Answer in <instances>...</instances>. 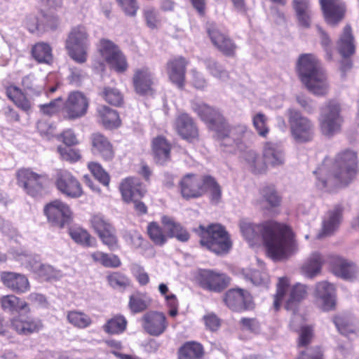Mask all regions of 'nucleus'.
<instances>
[{
	"label": "nucleus",
	"mask_w": 359,
	"mask_h": 359,
	"mask_svg": "<svg viewBox=\"0 0 359 359\" xmlns=\"http://www.w3.org/2000/svg\"><path fill=\"white\" fill-rule=\"evenodd\" d=\"M239 226L246 240L256 241L261 238L269 255L274 260L287 259L297 249L294 233L285 224L269 220L255 224L242 220Z\"/></svg>",
	"instance_id": "f257e3e1"
},
{
	"label": "nucleus",
	"mask_w": 359,
	"mask_h": 359,
	"mask_svg": "<svg viewBox=\"0 0 359 359\" xmlns=\"http://www.w3.org/2000/svg\"><path fill=\"white\" fill-rule=\"evenodd\" d=\"M358 163L356 152L350 149L338 153L333 161L325 158L314 171L316 185L322 189L347 186L358 173Z\"/></svg>",
	"instance_id": "f03ea898"
},
{
	"label": "nucleus",
	"mask_w": 359,
	"mask_h": 359,
	"mask_svg": "<svg viewBox=\"0 0 359 359\" xmlns=\"http://www.w3.org/2000/svg\"><path fill=\"white\" fill-rule=\"evenodd\" d=\"M296 71L302 83L313 95L325 96L327 94V75L314 54H301L296 62Z\"/></svg>",
	"instance_id": "7ed1b4c3"
},
{
	"label": "nucleus",
	"mask_w": 359,
	"mask_h": 359,
	"mask_svg": "<svg viewBox=\"0 0 359 359\" xmlns=\"http://www.w3.org/2000/svg\"><path fill=\"white\" fill-rule=\"evenodd\" d=\"M287 294V297L284 307L287 311L296 313L299 304L307 297V287L299 283L290 285L288 278H279L276 284V293L273 295V308L276 312L280 310L283 299Z\"/></svg>",
	"instance_id": "20e7f679"
},
{
	"label": "nucleus",
	"mask_w": 359,
	"mask_h": 359,
	"mask_svg": "<svg viewBox=\"0 0 359 359\" xmlns=\"http://www.w3.org/2000/svg\"><path fill=\"white\" fill-rule=\"evenodd\" d=\"M15 176L17 185L31 198H41L49 192L51 180L46 172L22 167L16 170Z\"/></svg>",
	"instance_id": "39448f33"
},
{
	"label": "nucleus",
	"mask_w": 359,
	"mask_h": 359,
	"mask_svg": "<svg viewBox=\"0 0 359 359\" xmlns=\"http://www.w3.org/2000/svg\"><path fill=\"white\" fill-rule=\"evenodd\" d=\"M194 111L210 130L215 133L217 139L224 147L235 143V140L231 138L232 128L218 109L206 104H200L194 108Z\"/></svg>",
	"instance_id": "423d86ee"
},
{
	"label": "nucleus",
	"mask_w": 359,
	"mask_h": 359,
	"mask_svg": "<svg viewBox=\"0 0 359 359\" xmlns=\"http://www.w3.org/2000/svg\"><path fill=\"white\" fill-rule=\"evenodd\" d=\"M196 231L200 238L201 246L216 255L226 254L232 247L229 233L220 224L213 223L207 226L199 225Z\"/></svg>",
	"instance_id": "0eeeda50"
},
{
	"label": "nucleus",
	"mask_w": 359,
	"mask_h": 359,
	"mask_svg": "<svg viewBox=\"0 0 359 359\" xmlns=\"http://www.w3.org/2000/svg\"><path fill=\"white\" fill-rule=\"evenodd\" d=\"M341 111L340 104L334 100H329L320 108L318 124L323 135L330 137L341 131L344 122Z\"/></svg>",
	"instance_id": "6e6552de"
},
{
	"label": "nucleus",
	"mask_w": 359,
	"mask_h": 359,
	"mask_svg": "<svg viewBox=\"0 0 359 359\" xmlns=\"http://www.w3.org/2000/svg\"><path fill=\"white\" fill-rule=\"evenodd\" d=\"M89 46V34L83 25L74 27L65 41V48L69 56L75 62L82 64L86 62Z\"/></svg>",
	"instance_id": "1a4fd4ad"
},
{
	"label": "nucleus",
	"mask_w": 359,
	"mask_h": 359,
	"mask_svg": "<svg viewBox=\"0 0 359 359\" xmlns=\"http://www.w3.org/2000/svg\"><path fill=\"white\" fill-rule=\"evenodd\" d=\"M97 51L109 68L123 74L128 69L126 56L119 46L110 39L102 38L97 44Z\"/></svg>",
	"instance_id": "9d476101"
},
{
	"label": "nucleus",
	"mask_w": 359,
	"mask_h": 359,
	"mask_svg": "<svg viewBox=\"0 0 359 359\" xmlns=\"http://www.w3.org/2000/svg\"><path fill=\"white\" fill-rule=\"evenodd\" d=\"M287 114L290 133L294 140L297 143L311 142L315 135L313 121L296 109H290Z\"/></svg>",
	"instance_id": "9b49d317"
},
{
	"label": "nucleus",
	"mask_w": 359,
	"mask_h": 359,
	"mask_svg": "<svg viewBox=\"0 0 359 359\" xmlns=\"http://www.w3.org/2000/svg\"><path fill=\"white\" fill-rule=\"evenodd\" d=\"M90 227L97 234L102 243L109 250L119 248L118 238L116 228L109 219L102 213H93L89 219Z\"/></svg>",
	"instance_id": "f8f14e48"
},
{
	"label": "nucleus",
	"mask_w": 359,
	"mask_h": 359,
	"mask_svg": "<svg viewBox=\"0 0 359 359\" xmlns=\"http://www.w3.org/2000/svg\"><path fill=\"white\" fill-rule=\"evenodd\" d=\"M90 99L79 90L70 92L62 107L64 120L76 121L84 117L88 111Z\"/></svg>",
	"instance_id": "ddd939ff"
},
{
	"label": "nucleus",
	"mask_w": 359,
	"mask_h": 359,
	"mask_svg": "<svg viewBox=\"0 0 359 359\" xmlns=\"http://www.w3.org/2000/svg\"><path fill=\"white\" fill-rule=\"evenodd\" d=\"M206 33L213 46L226 57H233L236 55L237 45L226 33L219 29L214 22L205 24Z\"/></svg>",
	"instance_id": "4468645a"
},
{
	"label": "nucleus",
	"mask_w": 359,
	"mask_h": 359,
	"mask_svg": "<svg viewBox=\"0 0 359 359\" xmlns=\"http://www.w3.org/2000/svg\"><path fill=\"white\" fill-rule=\"evenodd\" d=\"M209 175L188 173L179 182L180 194L186 200L196 199L205 195V184Z\"/></svg>",
	"instance_id": "2eb2a0df"
},
{
	"label": "nucleus",
	"mask_w": 359,
	"mask_h": 359,
	"mask_svg": "<svg viewBox=\"0 0 359 359\" xmlns=\"http://www.w3.org/2000/svg\"><path fill=\"white\" fill-rule=\"evenodd\" d=\"M43 213L52 226L60 229L69 224L73 219V212L69 205L59 199L46 204Z\"/></svg>",
	"instance_id": "dca6fc26"
},
{
	"label": "nucleus",
	"mask_w": 359,
	"mask_h": 359,
	"mask_svg": "<svg viewBox=\"0 0 359 359\" xmlns=\"http://www.w3.org/2000/svg\"><path fill=\"white\" fill-rule=\"evenodd\" d=\"M222 299L224 304L234 312L252 311L255 306L251 294L240 287L231 288L226 291Z\"/></svg>",
	"instance_id": "f3484780"
},
{
	"label": "nucleus",
	"mask_w": 359,
	"mask_h": 359,
	"mask_svg": "<svg viewBox=\"0 0 359 359\" xmlns=\"http://www.w3.org/2000/svg\"><path fill=\"white\" fill-rule=\"evenodd\" d=\"M173 128L177 135L189 143H194L200 140L198 124L189 114L180 112L175 116Z\"/></svg>",
	"instance_id": "a211bd4d"
},
{
	"label": "nucleus",
	"mask_w": 359,
	"mask_h": 359,
	"mask_svg": "<svg viewBox=\"0 0 359 359\" xmlns=\"http://www.w3.org/2000/svg\"><path fill=\"white\" fill-rule=\"evenodd\" d=\"M231 278L226 273L217 272L211 269L201 270L197 276V282L203 289L221 292L230 284Z\"/></svg>",
	"instance_id": "6ab92c4d"
},
{
	"label": "nucleus",
	"mask_w": 359,
	"mask_h": 359,
	"mask_svg": "<svg viewBox=\"0 0 359 359\" xmlns=\"http://www.w3.org/2000/svg\"><path fill=\"white\" fill-rule=\"evenodd\" d=\"M91 154L100 158L104 162H111L116 155V151L110 139L100 132L91 134L89 138Z\"/></svg>",
	"instance_id": "aec40b11"
},
{
	"label": "nucleus",
	"mask_w": 359,
	"mask_h": 359,
	"mask_svg": "<svg viewBox=\"0 0 359 359\" xmlns=\"http://www.w3.org/2000/svg\"><path fill=\"white\" fill-rule=\"evenodd\" d=\"M134 91L141 96H151L156 93V79L148 67L137 68L132 77Z\"/></svg>",
	"instance_id": "412c9836"
},
{
	"label": "nucleus",
	"mask_w": 359,
	"mask_h": 359,
	"mask_svg": "<svg viewBox=\"0 0 359 359\" xmlns=\"http://www.w3.org/2000/svg\"><path fill=\"white\" fill-rule=\"evenodd\" d=\"M55 187L67 197L78 198L83 196V187L79 180L69 170H60L56 175Z\"/></svg>",
	"instance_id": "4be33fe9"
},
{
	"label": "nucleus",
	"mask_w": 359,
	"mask_h": 359,
	"mask_svg": "<svg viewBox=\"0 0 359 359\" xmlns=\"http://www.w3.org/2000/svg\"><path fill=\"white\" fill-rule=\"evenodd\" d=\"M188 65V60L182 55L171 57L165 65V71L169 81L180 90H183L186 85Z\"/></svg>",
	"instance_id": "5701e85b"
},
{
	"label": "nucleus",
	"mask_w": 359,
	"mask_h": 359,
	"mask_svg": "<svg viewBox=\"0 0 359 359\" xmlns=\"http://www.w3.org/2000/svg\"><path fill=\"white\" fill-rule=\"evenodd\" d=\"M150 149L156 165L165 166L172 161V144L163 135H158L151 140Z\"/></svg>",
	"instance_id": "b1692460"
},
{
	"label": "nucleus",
	"mask_w": 359,
	"mask_h": 359,
	"mask_svg": "<svg viewBox=\"0 0 359 359\" xmlns=\"http://www.w3.org/2000/svg\"><path fill=\"white\" fill-rule=\"evenodd\" d=\"M143 330L150 336L159 337L168 327V322L164 313L158 311L146 312L140 320Z\"/></svg>",
	"instance_id": "393cba45"
},
{
	"label": "nucleus",
	"mask_w": 359,
	"mask_h": 359,
	"mask_svg": "<svg viewBox=\"0 0 359 359\" xmlns=\"http://www.w3.org/2000/svg\"><path fill=\"white\" fill-rule=\"evenodd\" d=\"M319 5L325 22L337 26L346 16V5L342 0H319Z\"/></svg>",
	"instance_id": "a878e982"
},
{
	"label": "nucleus",
	"mask_w": 359,
	"mask_h": 359,
	"mask_svg": "<svg viewBox=\"0 0 359 359\" xmlns=\"http://www.w3.org/2000/svg\"><path fill=\"white\" fill-rule=\"evenodd\" d=\"M118 191L123 202L130 203L135 198H142L147 189L141 180L135 176L123 178L119 185Z\"/></svg>",
	"instance_id": "bb28decb"
},
{
	"label": "nucleus",
	"mask_w": 359,
	"mask_h": 359,
	"mask_svg": "<svg viewBox=\"0 0 359 359\" xmlns=\"http://www.w3.org/2000/svg\"><path fill=\"white\" fill-rule=\"evenodd\" d=\"M10 327L18 335L30 336L39 333L44 326L39 318L18 315L10 319Z\"/></svg>",
	"instance_id": "cd10ccee"
},
{
	"label": "nucleus",
	"mask_w": 359,
	"mask_h": 359,
	"mask_svg": "<svg viewBox=\"0 0 359 359\" xmlns=\"http://www.w3.org/2000/svg\"><path fill=\"white\" fill-rule=\"evenodd\" d=\"M6 97L20 111L29 114L33 109V102L22 88L11 82L4 85Z\"/></svg>",
	"instance_id": "c85d7f7f"
},
{
	"label": "nucleus",
	"mask_w": 359,
	"mask_h": 359,
	"mask_svg": "<svg viewBox=\"0 0 359 359\" xmlns=\"http://www.w3.org/2000/svg\"><path fill=\"white\" fill-rule=\"evenodd\" d=\"M0 280L5 287L16 294L26 293L31 287L27 276L20 273L1 271Z\"/></svg>",
	"instance_id": "c756f323"
},
{
	"label": "nucleus",
	"mask_w": 359,
	"mask_h": 359,
	"mask_svg": "<svg viewBox=\"0 0 359 359\" xmlns=\"http://www.w3.org/2000/svg\"><path fill=\"white\" fill-rule=\"evenodd\" d=\"M296 332L297 334L296 339L297 347L298 348H303L299 352L297 355L304 351H306V353L310 355L313 353L314 348H318L322 353V359H325L324 351L321 346H309L315 338V330L313 325H302L296 330Z\"/></svg>",
	"instance_id": "7c9ffc66"
},
{
	"label": "nucleus",
	"mask_w": 359,
	"mask_h": 359,
	"mask_svg": "<svg viewBox=\"0 0 359 359\" xmlns=\"http://www.w3.org/2000/svg\"><path fill=\"white\" fill-rule=\"evenodd\" d=\"M315 294L322 301V307L324 311L335 309L336 288L333 284L326 280L318 282L316 285Z\"/></svg>",
	"instance_id": "2f4dec72"
},
{
	"label": "nucleus",
	"mask_w": 359,
	"mask_h": 359,
	"mask_svg": "<svg viewBox=\"0 0 359 359\" xmlns=\"http://www.w3.org/2000/svg\"><path fill=\"white\" fill-rule=\"evenodd\" d=\"M95 116L97 123L106 129H115L121 125L118 112L105 104H100L97 107Z\"/></svg>",
	"instance_id": "473e14b6"
},
{
	"label": "nucleus",
	"mask_w": 359,
	"mask_h": 359,
	"mask_svg": "<svg viewBox=\"0 0 359 359\" xmlns=\"http://www.w3.org/2000/svg\"><path fill=\"white\" fill-rule=\"evenodd\" d=\"M292 6L298 25L309 28L313 22V12L310 0H292Z\"/></svg>",
	"instance_id": "72a5a7b5"
},
{
	"label": "nucleus",
	"mask_w": 359,
	"mask_h": 359,
	"mask_svg": "<svg viewBox=\"0 0 359 359\" xmlns=\"http://www.w3.org/2000/svg\"><path fill=\"white\" fill-rule=\"evenodd\" d=\"M161 222L166 231L168 237L175 238L180 242H187L189 240L190 233L187 229L172 217L163 215Z\"/></svg>",
	"instance_id": "f704fd0d"
},
{
	"label": "nucleus",
	"mask_w": 359,
	"mask_h": 359,
	"mask_svg": "<svg viewBox=\"0 0 359 359\" xmlns=\"http://www.w3.org/2000/svg\"><path fill=\"white\" fill-rule=\"evenodd\" d=\"M261 198L259 202L266 210H272L279 208L282 203V196L275 186L269 184L259 190Z\"/></svg>",
	"instance_id": "c9c22d12"
},
{
	"label": "nucleus",
	"mask_w": 359,
	"mask_h": 359,
	"mask_svg": "<svg viewBox=\"0 0 359 359\" xmlns=\"http://www.w3.org/2000/svg\"><path fill=\"white\" fill-rule=\"evenodd\" d=\"M263 158L266 160L268 165L278 167L284 164L285 155L282 148L276 143L266 142L262 149Z\"/></svg>",
	"instance_id": "e433bc0d"
},
{
	"label": "nucleus",
	"mask_w": 359,
	"mask_h": 359,
	"mask_svg": "<svg viewBox=\"0 0 359 359\" xmlns=\"http://www.w3.org/2000/svg\"><path fill=\"white\" fill-rule=\"evenodd\" d=\"M337 49L344 58L349 57L355 51L354 36L350 25H346L337 41Z\"/></svg>",
	"instance_id": "4c0bfd02"
},
{
	"label": "nucleus",
	"mask_w": 359,
	"mask_h": 359,
	"mask_svg": "<svg viewBox=\"0 0 359 359\" xmlns=\"http://www.w3.org/2000/svg\"><path fill=\"white\" fill-rule=\"evenodd\" d=\"M0 306L4 311L11 313H20L22 311H30L29 303L13 294L1 297Z\"/></svg>",
	"instance_id": "58836bf2"
},
{
	"label": "nucleus",
	"mask_w": 359,
	"mask_h": 359,
	"mask_svg": "<svg viewBox=\"0 0 359 359\" xmlns=\"http://www.w3.org/2000/svg\"><path fill=\"white\" fill-rule=\"evenodd\" d=\"M30 54L39 64L50 65L53 62V48L47 42L39 41L33 44Z\"/></svg>",
	"instance_id": "ea45409f"
},
{
	"label": "nucleus",
	"mask_w": 359,
	"mask_h": 359,
	"mask_svg": "<svg viewBox=\"0 0 359 359\" xmlns=\"http://www.w3.org/2000/svg\"><path fill=\"white\" fill-rule=\"evenodd\" d=\"M205 349L196 341L184 342L178 349L177 359H204Z\"/></svg>",
	"instance_id": "a19ab883"
},
{
	"label": "nucleus",
	"mask_w": 359,
	"mask_h": 359,
	"mask_svg": "<svg viewBox=\"0 0 359 359\" xmlns=\"http://www.w3.org/2000/svg\"><path fill=\"white\" fill-rule=\"evenodd\" d=\"M324 264V259L318 252H313L301 267V272L306 277L313 278L318 275Z\"/></svg>",
	"instance_id": "79ce46f5"
},
{
	"label": "nucleus",
	"mask_w": 359,
	"mask_h": 359,
	"mask_svg": "<svg viewBox=\"0 0 359 359\" xmlns=\"http://www.w3.org/2000/svg\"><path fill=\"white\" fill-rule=\"evenodd\" d=\"M344 208L341 205H336L332 210L327 212V218L324 220L323 233L325 236L332 234L339 226L341 219Z\"/></svg>",
	"instance_id": "37998d69"
},
{
	"label": "nucleus",
	"mask_w": 359,
	"mask_h": 359,
	"mask_svg": "<svg viewBox=\"0 0 359 359\" xmlns=\"http://www.w3.org/2000/svg\"><path fill=\"white\" fill-rule=\"evenodd\" d=\"M128 320L121 314H116L108 319L102 325L104 332L109 335H118L123 333L127 328Z\"/></svg>",
	"instance_id": "c03bdc74"
},
{
	"label": "nucleus",
	"mask_w": 359,
	"mask_h": 359,
	"mask_svg": "<svg viewBox=\"0 0 359 359\" xmlns=\"http://www.w3.org/2000/svg\"><path fill=\"white\" fill-rule=\"evenodd\" d=\"M245 160L250 170L255 175H262L266 172L268 164L263 158V155L260 156L256 151L250 150L245 154Z\"/></svg>",
	"instance_id": "a18cd8bd"
},
{
	"label": "nucleus",
	"mask_w": 359,
	"mask_h": 359,
	"mask_svg": "<svg viewBox=\"0 0 359 359\" xmlns=\"http://www.w3.org/2000/svg\"><path fill=\"white\" fill-rule=\"evenodd\" d=\"M333 272L344 279L351 278L355 273V266L339 257H333L331 261Z\"/></svg>",
	"instance_id": "49530a36"
},
{
	"label": "nucleus",
	"mask_w": 359,
	"mask_h": 359,
	"mask_svg": "<svg viewBox=\"0 0 359 359\" xmlns=\"http://www.w3.org/2000/svg\"><path fill=\"white\" fill-rule=\"evenodd\" d=\"M151 304V299L146 293L137 292L129 297L128 308L133 313L146 311Z\"/></svg>",
	"instance_id": "de8ad7c7"
},
{
	"label": "nucleus",
	"mask_w": 359,
	"mask_h": 359,
	"mask_svg": "<svg viewBox=\"0 0 359 359\" xmlns=\"http://www.w3.org/2000/svg\"><path fill=\"white\" fill-rule=\"evenodd\" d=\"M46 3L48 9L46 13H43V17L46 19V23L48 26L52 28H55L57 26L58 23V15L57 12L62 8L63 1L62 0H41Z\"/></svg>",
	"instance_id": "09e8293b"
},
{
	"label": "nucleus",
	"mask_w": 359,
	"mask_h": 359,
	"mask_svg": "<svg viewBox=\"0 0 359 359\" xmlns=\"http://www.w3.org/2000/svg\"><path fill=\"white\" fill-rule=\"evenodd\" d=\"M333 323L339 332L343 335L349 336L352 334H357L359 332L357 325L346 315L335 316Z\"/></svg>",
	"instance_id": "8fccbe9b"
},
{
	"label": "nucleus",
	"mask_w": 359,
	"mask_h": 359,
	"mask_svg": "<svg viewBox=\"0 0 359 359\" xmlns=\"http://www.w3.org/2000/svg\"><path fill=\"white\" fill-rule=\"evenodd\" d=\"M67 320L69 323L78 329H86L93 323V320L89 315L76 310L67 311Z\"/></svg>",
	"instance_id": "3c124183"
},
{
	"label": "nucleus",
	"mask_w": 359,
	"mask_h": 359,
	"mask_svg": "<svg viewBox=\"0 0 359 359\" xmlns=\"http://www.w3.org/2000/svg\"><path fill=\"white\" fill-rule=\"evenodd\" d=\"M100 96L106 102L114 107H122L124 104L123 94L116 88L104 87Z\"/></svg>",
	"instance_id": "603ef678"
},
{
	"label": "nucleus",
	"mask_w": 359,
	"mask_h": 359,
	"mask_svg": "<svg viewBox=\"0 0 359 359\" xmlns=\"http://www.w3.org/2000/svg\"><path fill=\"white\" fill-rule=\"evenodd\" d=\"M94 262L99 263L106 268H118L121 265V261L116 255L96 251L90 254Z\"/></svg>",
	"instance_id": "864d4df0"
},
{
	"label": "nucleus",
	"mask_w": 359,
	"mask_h": 359,
	"mask_svg": "<svg viewBox=\"0 0 359 359\" xmlns=\"http://www.w3.org/2000/svg\"><path fill=\"white\" fill-rule=\"evenodd\" d=\"M205 194L208 193V198L212 204L217 205L222 201V189L216 179L208 175L205 184Z\"/></svg>",
	"instance_id": "5fc2aeb1"
},
{
	"label": "nucleus",
	"mask_w": 359,
	"mask_h": 359,
	"mask_svg": "<svg viewBox=\"0 0 359 359\" xmlns=\"http://www.w3.org/2000/svg\"><path fill=\"white\" fill-rule=\"evenodd\" d=\"M147 231L150 240L155 245L161 246L166 243L168 236L157 222H149L147 225Z\"/></svg>",
	"instance_id": "6e6d98bb"
},
{
	"label": "nucleus",
	"mask_w": 359,
	"mask_h": 359,
	"mask_svg": "<svg viewBox=\"0 0 359 359\" xmlns=\"http://www.w3.org/2000/svg\"><path fill=\"white\" fill-rule=\"evenodd\" d=\"M106 279L108 284L114 289H126L130 285V279L121 271H111Z\"/></svg>",
	"instance_id": "4d7b16f0"
},
{
	"label": "nucleus",
	"mask_w": 359,
	"mask_h": 359,
	"mask_svg": "<svg viewBox=\"0 0 359 359\" xmlns=\"http://www.w3.org/2000/svg\"><path fill=\"white\" fill-rule=\"evenodd\" d=\"M87 168L99 182L104 187H109L111 180L110 175L100 163L90 161L87 164Z\"/></svg>",
	"instance_id": "13d9d810"
},
{
	"label": "nucleus",
	"mask_w": 359,
	"mask_h": 359,
	"mask_svg": "<svg viewBox=\"0 0 359 359\" xmlns=\"http://www.w3.org/2000/svg\"><path fill=\"white\" fill-rule=\"evenodd\" d=\"M252 121L257 134L262 137H267L270 131L267 116L262 112H258L252 116Z\"/></svg>",
	"instance_id": "bf43d9fd"
},
{
	"label": "nucleus",
	"mask_w": 359,
	"mask_h": 359,
	"mask_svg": "<svg viewBox=\"0 0 359 359\" xmlns=\"http://www.w3.org/2000/svg\"><path fill=\"white\" fill-rule=\"evenodd\" d=\"M57 151L62 160L70 163H75L82 158L81 151L78 149L71 148V147L58 146Z\"/></svg>",
	"instance_id": "052dcab7"
},
{
	"label": "nucleus",
	"mask_w": 359,
	"mask_h": 359,
	"mask_svg": "<svg viewBox=\"0 0 359 359\" xmlns=\"http://www.w3.org/2000/svg\"><path fill=\"white\" fill-rule=\"evenodd\" d=\"M69 235L72 240L77 243L87 247L92 245L91 241L93 238L87 230L83 228L77 227L70 229Z\"/></svg>",
	"instance_id": "680f3d73"
},
{
	"label": "nucleus",
	"mask_w": 359,
	"mask_h": 359,
	"mask_svg": "<svg viewBox=\"0 0 359 359\" xmlns=\"http://www.w3.org/2000/svg\"><path fill=\"white\" fill-rule=\"evenodd\" d=\"M43 13H42V16H43ZM43 18L44 21L41 23L39 18L35 15L30 14L27 15L25 20V26L30 33H34L41 29H44L45 27H48L51 29H55L57 27L56 26L55 28H52L48 26L46 19L44 17H43Z\"/></svg>",
	"instance_id": "e2e57ef3"
},
{
	"label": "nucleus",
	"mask_w": 359,
	"mask_h": 359,
	"mask_svg": "<svg viewBox=\"0 0 359 359\" xmlns=\"http://www.w3.org/2000/svg\"><path fill=\"white\" fill-rule=\"evenodd\" d=\"M205 66L209 73L219 79L229 78V72L215 60L208 59L205 61Z\"/></svg>",
	"instance_id": "0e129e2a"
},
{
	"label": "nucleus",
	"mask_w": 359,
	"mask_h": 359,
	"mask_svg": "<svg viewBox=\"0 0 359 359\" xmlns=\"http://www.w3.org/2000/svg\"><path fill=\"white\" fill-rule=\"evenodd\" d=\"M118 6L126 15L135 17L139 10L137 0H116Z\"/></svg>",
	"instance_id": "69168bd1"
},
{
	"label": "nucleus",
	"mask_w": 359,
	"mask_h": 359,
	"mask_svg": "<svg viewBox=\"0 0 359 359\" xmlns=\"http://www.w3.org/2000/svg\"><path fill=\"white\" fill-rule=\"evenodd\" d=\"M62 97H59L51 100L49 103L40 104V111L42 114L48 116H53L56 114L60 111L61 107L60 103L62 102Z\"/></svg>",
	"instance_id": "338daca9"
},
{
	"label": "nucleus",
	"mask_w": 359,
	"mask_h": 359,
	"mask_svg": "<svg viewBox=\"0 0 359 359\" xmlns=\"http://www.w3.org/2000/svg\"><path fill=\"white\" fill-rule=\"evenodd\" d=\"M57 139L62 141V143L67 147H74L79 144V140H78L76 133L71 128L64 130L58 135Z\"/></svg>",
	"instance_id": "774afa93"
}]
</instances>
